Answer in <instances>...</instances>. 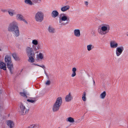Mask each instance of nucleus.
<instances>
[{
  "instance_id": "nucleus-1",
  "label": "nucleus",
  "mask_w": 128,
  "mask_h": 128,
  "mask_svg": "<svg viewBox=\"0 0 128 128\" xmlns=\"http://www.w3.org/2000/svg\"><path fill=\"white\" fill-rule=\"evenodd\" d=\"M18 24L16 21H14L10 24L8 28V30L12 32L14 35L16 37H18L20 35Z\"/></svg>"
},
{
  "instance_id": "nucleus-2",
  "label": "nucleus",
  "mask_w": 128,
  "mask_h": 128,
  "mask_svg": "<svg viewBox=\"0 0 128 128\" xmlns=\"http://www.w3.org/2000/svg\"><path fill=\"white\" fill-rule=\"evenodd\" d=\"M4 62L10 73L11 74H13L14 68L11 57L8 55L6 56L4 58Z\"/></svg>"
},
{
  "instance_id": "nucleus-3",
  "label": "nucleus",
  "mask_w": 128,
  "mask_h": 128,
  "mask_svg": "<svg viewBox=\"0 0 128 128\" xmlns=\"http://www.w3.org/2000/svg\"><path fill=\"white\" fill-rule=\"evenodd\" d=\"M29 110V108L26 102H23L20 103L18 111L21 114L24 115L27 113Z\"/></svg>"
},
{
  "instance_id": "nucleus-4",
  "label": "nucleus",
  "mask_w": 128,
  "mask_h": 128,
  "mask_svg": "<svg viewBox=\"0 0 128 128\" xmlns=\"http://www.w3.org/2000/svg\"><path fill=\"white\" fill-rule=\"evenodd\" d=\"M40 46H38L37 47L33 46L32 47L30 46H27L25 49V51L27 56L33 55H35L34 52L37 50V49H41Z\"/></svg>"
},
{
  "instance_id": "nucleus-5",
  "label": "nucleus",
  "mask_w": 128,
  "mask_h": 128,
  "mask_svg": "<svg viewBox=\"0 0 128 128\" xmlns=\"http://www.w3.org/2000/svg\"><path fill=\"white\" fill-rule=\"evenodd\" d=\"M110 29V26L108 24H103L101 26L100 28L98 30V32L101 35H104L108 32Z\"/></svg>"
},
{
  "instance_id": "nucleus-6",
  "label": "nucleus",
  "mask_w": 128,
  "mask_h": 128,
  "mask_svg": "<svg viewBox=\"0 0 128 128\" xmlns=\"http://www.w3.org/2000/svg\"><path fill=\"white\" fill-rule=\"evenodd\" d=\"M44 18V13L41 11H38L36 14L34 19L36 22H41L43 20Z\"/></svg>"
},
{
  "instance_id": "nucleus-7",
  "label": "nucleus",
  "mask_w": 128,
  "mask_h": 128,
  "mask_svg": "<svg viewBox=\"0 0 128 128\" xmlns=\"http://www.w3.org/2000/svg\"><path fill=\"white\" fill-rule=\"evenodd\" d=\"M69 20L68 16L62 13L60 15L58 22L60 24H62L63 22L67 21Z\"/></svg>"
},
{
  "instance_id": "nucleus-8",
  "label": "nucleus",
  "mask_w": 128,
  "mask_h": 128,
  "mask_svg": "<svg viewBox=\"0 0 128 128\" xmlns=\"http://www.w3.org/2000/svg\"><path fill=\"white\" fill-rule=\"evenodd\" d=\"M124 50V46H121L118 47L116 48L115 51L116 55L117 57L120 56Z\"/></svg>"
},
{
  "instance_id": "nucleus-9",
  "label": "nucleus",
  "mask_w": 128,
  "mask_h": 128,
  "mask_svg": "<svg viewBox=\"0 0 128 128\" xmlns=\"http://www.w3.org/2000/svg\"><path fill=\"white\" fill-rule=\"evenodd\" d=\"M16 18L18 20L22 21L26 24H28L27 21L24 18L23 16L20 14H18L16 15Z\"/></svg>"
},
{
  "instance_id": "nucleus-10",
  "label": "nucleus",
  "mask_w": 128,
  "mask_h": 128,
  "mask_svg": "<svg viewBox=\"0 0 128 128\" xmlns=\"http://www.w3.org/2000/svg\"><path fill=\"white\" fill-rule=\"evenodd\" d=\"M73 97L72 96V93L69 92L65 96V100L66 102H69L72 100Z\"/></svg>"
},
{
  "instance_id": "nucleus-11",
  "label": "nucleus",
  "mask_w": 128,
  "mask_h": 128,
  "mask_svg": "<svg viewBox=\"0 0 128 128\" xmlns=\"http://www.w3.org/2000/svg\"><path fill=\"white\" fill-rule=\"evenodd\" d=\"M8 12L9 15L11 17L15 16L16 14V12L15 10L12 8L8 9Z\"/></svg>"
},
{
  "instance_id": "nucleus-12",
  "label": "nucleus",
  "mask_w": 128,
  "mask_h": 128,
  "mask_svg": "<svg viewBox=\"0 0 128 128\" xmlns=\"http://www.w3.org/2000/svg\"><path fill=\"white\" fill-rule=\"evenodd\" d=\"M74 36L76 37H79L81 35L80 30L79 29H74Z\"/></svg>"
},
{
  "instance_id": "nucleus-13",
  "label": "nucleus",
  "mask_w": 128,
  "mask_h": 128,
  "mask_svg": "<svg viewBox=\"0 0 128 128\" xmlns=\"http://www.w3.org/2000/svg\"><path fill=\"white\" fill-rule=\"evenodd\" d=\"M110 46L112 48H117L118 46V43L114 40H112L110 43Z\"/></svg>"
},
{
  "instance_id": "nucleus-14",
  "label": "nucleus",
  "mask_w": 128,
  "mask_h": 128,
  "mask_svg": "<svg viewBox=\"0 0 128 128\" xmlns=\"http://www.w3.org/2000/svg\"><path fill=\"white\" fill-rule=\"evenodd\" d=\"M6 123L10 128H12L14 126V123L13 121L11 120H7Z\"/></svg>"
},
{
  "instance_id": "nucleus-15",
  "label": "nucleus",
  "mask_w": 128,
  "mask_h": 128,
  "mask_svg": "<svg viewBox=\"0 0 128 128\" xmlns=\"http://www.w3.org/2000/svg\"><path fill=\"white\" fill-rule=\"evenodd\" d=\"M59 14V12L56 10H53L51 13L52 17L53 18H55L58 17Z\"/></svg>"
},
{
  "instance_id": "nucleus-16",
  "label": "nucleus",
  "mask_w": 128,
  "mask_h": 128,
  "mask_svg": "<svg viewBox=\"0 0 128 128\" xmlns=\"http://www.w3.org/2000/svg\"><path fill=\"white\" fill-rule=\"evenodd\" d=\"M70 6L68 5L64 6L60 8V10L62 12H65L69 10Z\"/></svg>"
},
{
  "instance_id": "nucleus-17",
  "label": "nucleus",
  "mask_w": 128,
  "mask_h": 128,
  "mask_svg": "<svg viewBox=\"0 0 128 128\" xmlns=\"http://www.w3.org/2000/svg\"><path fill=\"white\" fill-rule=\"evenodd\" d=\"M60 106L54 103L52 107L53 111L54 112L57 111L59 110Z\"/></svg>"
},
{
  "instance_id": "nucleus-18",
  "label": "nucleus",
  "mask_w": 128,
  "mask_h": 128,
  "mask_svg": "<svg viewBox=\"0 0 128 128\" xmlns=\"http://www.w3.org/2000/svg\"><path fill=\"white\" fill-rule=\"evenodd\" d=\"M62 102V98L61 97H59L56 99L55 103L60 106Z\"/></svg>"
},
{
  "instance_id": "nucleus-19",
  "label": "nucleus",
  "mask_w": 128,
  "mask_h": 128,
  "mask_svg": "<svg viewBox=\"0 0 128 128\" xmlns=\"http://www.w3.org/2000/svg\"><path fill=\"white\" fill-rule=\"evenodd\" d=\"M28 57V61L29 62L31 63L34 62L35 61V60L34 58V56L33 55H29L27 56Z\"/></svg>"
},
{
  "instance_id": "nucleus-20",
  "label": "nucleus",
  "mask_w": 128,
  "mask_h": 128,
  "mask_svg": "<svg viewBox=\"0 0 128 128\" xmlns=\"http://www.w3.org/2000/svg\"><path fill=\"white\" fill-rule=\"evenodd\" d=\"M11 55L14 59L16 61H18L20 60V59L17 56V54L15 52H13L11 54Z\"/></svg>"
},
{
  "instance_id": "nucleus-21",
  "label": "nucleus",
  "mask_w": 128,
  "mask_h": 128,
  "mask_svg": "<svg viewBox=\"0 0 128 128\" xmlns=\"http://www.w3.org/2000/svg\"><path fill=\"white\" fill-rule=\"evenodd\" d=\"M77 70V68L75 67H74L72 68V73L71 76L72 77L75 76L76 75V72Z\"/></svg>"
},
{
  "instance_id": "nucleus-22",
  "label": "nucleus",
  "mask_w": 128,
  "mask_h": 128,
  "mask_svg": "<svg viewBox=\"0 0 128 128\" xmlns=\"http://www.w3.org/2000/svg\"><path fill=\"white\" fill-rule=\"evenodd\" d=\"M0 68L4 70H6V64L3 62L0 61Z\"/></svg>"
},
{
  "instance_id": "nucleus-23",
  "label": "nucleus",
  "mask_w": 128,
  "mask_h": 128,
  "mask_svg": "<svg viewBox=\"0 0 128 128\" xmlns=\"http://www.w3.org/2000/svg\"><path fill=\"white\" fill-rule=\"evenodd\" d=\"M66 122L70 123H73L75 122L74 119L71 117H69L67 118L66 119Z\"/></svg>"
},
{
  "instance_id": "nucleus-24",
  "label": "nucleus",
  "mask_w": 128,
  "mask_h": 128,
  "mask_svg": "<svg viewBox=\"0 0 128 128\" xmlns=\"http://www.w3.org/2000/svg\"><path fill=\"white\" fill-rule=\"evenodd\" d=\"M24 2L25 4L29 6H32L34 4L31 0H24Z\"/></svg>"
},
{
  "instance_id": "nucleus-25",
  "label": "nucleus",
  "mask_w": 128,
  "mask_h": 128,
  "mask_svg": "<svg viewBox=\"0 0 128 128\" xmlns=\"http://www.w3.org/2000/svg\"><path fill=\"white\" fill-rule=\"evenodd\" d=\"M44 56L42 53H40L36 55V58L38 60H42L44 59Z\"/></svg>"
},
{
  "instance_id": "nucleus-26",
  "label": "nucleus",
  "mask_w": 128,
  "mask_h": 128,
  "mask_svg": "<svg viewBox=\"0 0 128 128\" xmlns=\"http://www.w3.org/2000/svg\"><path fill=\"white\" fill-rule=\"evenodd\" d=\"M106 92L104 91L102 92L100 94V99H104L106 96Z\"/></svg>"
},
{
  "instance_id": "nucleus-27",
  "label": "nucleus",
  "mask_w": 128,
  "mask_h": 128,
  "mask_svg": "<svg viewBox=\"0 0 128 128\" xmlns=\"http://www.w3.org/2000/svg\"><path fill=\"white\" fill-rule=\"evenodd\" d=\"M32 44L34 45L33 46L36 47V46L38 44V40L36 39H33L32 41Z\"/></svg>"
},
{
  "instance_id": "nucleus-28",
  "label": "nucleus",
  "mask_w": 128,
  "mask_h": 128,
  "mask_svg": "<svg viewBox=\"0 0 128 128\" xmlns=\"http://www.w3.org/2000/svg\"><path fill=\"white\" fill-rule=\"evenodd\" d=\"M94 48L93 46L91 44H88L87 46V48L88 51H90Z\"/></svg>"
},
{
  "instance_id": "nucleus-29",
  "label": "nucleus",
  "mask_w": 128,
  "mask_h": 128,
  "mask_svg": "<svg viewBox=\"0 0 128 128\" xmlns=\"http://www.w3.org/2000/svg\"><path fill=\"white\" fill-rule=\"evenodd\" d=\"M48 31L51 33H54L55 32V29L52 26H49L48 29Z\"/></svg>"
},
{
  "instance_id": "nucleus-30",
  "label": "nucleus",
  "mask_w": 128,
  "mask_h": 128,
  "mask_svg": "<svg viewBox=\"0 0 128 128\" xmlns=\"http://www.w3.org/2000/svg\"><path fill=\"white\" fill-rule=\"evenodd\" d=\"M82 100L83 102H86L87 100L86 95L85 92H84L82 96Z\"/></svg>"
},
{
  "instance_id": "nucleus-31",
  "label": "nucleus",
  "mask_w": 128,
  "mask_h": 128,
  "mask_svg": "<svg viewBox=\"0 0 128 128\" xmlns=\"http://www.w3.org/2000/svg\"><path fill=\"white\" fill-rule=\"evenodd\" d=\"M27 101L31 103H34V102L36 100L35 99L33 98H30L28 99Z\"/></svg>"
},
{
  "instance_id": "nucleus-32",
  "label": "nucleus",
  "mask_w": 128,
  "mask_h": 128,
  "mask_svg": "<svg viewBox=\"0 0 128 128\" xmlns=\"http://www.w3.org/2000/svg\"><path fill=\"white\" fill-rule=\"evenodd\" d=\"M51 83V81L50 80H47L46 82V84L47 86H49L50 85Z\"/></svg>"
},
{
  "instance_id": "nucleus-33",
  "label": "nucleus",
  "mask_w": 128,
  "mask_h": 128,
  "mask_svg": "<svg viewBox=\"0 0 128 128\" xmlns=\"http://www.w3.org/2000/svg\"><path fill=\"white\" fill-rule=\"evenodd\" d=\"M20 96L24 97H25L26 96V93L25 92H20Z\"/></svg>"
},
{
  "instance_id": "nucleus-34",
  "label": "nucleus",
  "mask_w": 128,
  "mask_h": 128,
  "mask_svg": "<svg viewBox=\"0 0 128 128\" xmlns=\"http://www.w3.org/2000/svg\"><path fill=\"white\" fill-rule=\"evenodd\" d=\"M36 65L38 66L41 67V68H45V66L44 65H42L41 66H40V65H38L37 64H36Z\"/></svg>"
},
{
  "instance_id": "nucleus-35",
  "label": "nucleus",
  "mask_w": 128,
  "mask_h": 128,
  "mask_svg": "<svg viewBox=\"0 0 128 128\" xmlns=\"http://www.w3.org/2000/svg\"><path fill=\"white\" fill-rule=\"evenodd\" d=\"M84 4L86 6H87L88 4V2L87 1H85L84 2Z\"/></svg>"
},
{
  "instance_id": "nucleus-36",
  "label": "nucleus",
  "mask_w": 128,
  "mask_h": 128,
  "mask_svg": "<svg viewBox=\"0 0 128 128\" xmlns=\"http://www.w3.org/2000/svg\"><path fill=\"white\" fill-rule=\"evenodd\" d=\"M2 11L3 12H6V10H3Z\"/></svg>"
},
{
  "instance_id": "nucleus-37",
  "label": "nucleus",
  "mask_w": 128,
  "mask_h": 128,
  "mask_svg": "<svg viewBox=\"0 0 128 128\" xmlns=\"http://www.w3.org/2000/svg\"><path fill=\"white\" fill-rule=\"evenodd\" d=\"M2 50L0 48V51H2Z\"/></svg>"
},
{
  "instance_id": "nucleus-38",
  "label": "nucleus",
  "mask_w": 128,
  "mask_h": 128,
  "mask_svg": "<svg viewBox=\"0 0 128 128\" xmlns=\"http://www.w3.org/2000/svg\"><path fill=\"white\" fill-rule=\"evenodd\" d=\"M126 36L128 37V34H126Z\"/></svg>"
},
{
  "instance_id": "nucleus-39",
  "label": "nucleus",
  "mask_w": 128,
  "mask_h": 128,
  "mask_svg": "<svg viewBox=\"0 0 128 128\" xmlns=\"http://www.w3.org/2000/svg\"><path fill=\"white\" fill-rule=\"evenodd\" d=\"M38 1H41V0H38Z\"/></svg>"
}]
</instances>
